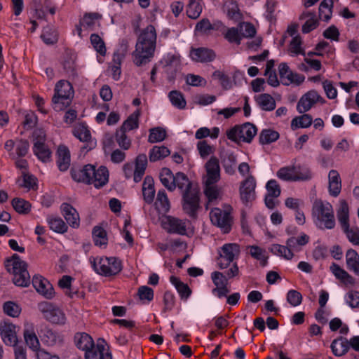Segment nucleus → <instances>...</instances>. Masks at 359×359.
<instances>
[{
	"instance_id": "1",
	"label": "nucleus",
	"mask_w": 359,
	"mask_h": 359,
	"mask_svg": "<svg viewBox=\"0 0 359 359\" xmlns=\"http://www.w3.org/2000/svg\"><path fill=\"white\" fill-rule=\"evenodd\" d=\"M156 29L153 25H149L140 34L133 53V62L137 66L150 61L156 48Z\"/></svg>"
},
{
	"instance_id": "2",
	"label": "nucleus",
	"mask_w": 359,
	"mask_h": 359,
	"mask_svg": "<svg viewBox=\"0 0 359 359\" xmlns=\"http://www.w3.org/2000/svg\"><path fill=\"white\" fill-rule=\"evenodd\" d=\"M7 271L13 275V282L17 286L27 287L30 283V276L27 271V264L19 255L14 254L7 260Z\"/></svg>"
},
{
	"instance_id": "3",
	"label": "nucleus",
	"mask_w": 359,
	"mask_h": 359,
	"mask_svg": "<svg viewBox=\"0 0 359 359\" xmlns=\"http://www.w3.org/2000/svg\"><path fill=\"white\" fill-rule=\"evenodd\" d=\"M73 97L74 90L70 82L65 80L58 81L52 99L53 109L57 111L64 110L70 105Z\"/></svg>"
},
{
	"instance_id": "4",
	"label": "nucleus",
	"mask_w": 359,
	"mask_h": 359,
	"mask_svg": "<svg viewBox=\"0 0 359 359\" xmlns=\"http://www.w3.org/2000/svg\"><path fill=\"white\" fill-rule=\"evenodd\" d=\"M312 214L317 219L323 224L324 227L332 229L335 226V219L332 206L329 203L316 200L313 203Z\"/></svg>"
},
{
	"instance_id": "5",
	"label": "nucleus",
	"mask_w": 359,
	"mask_h": 359,
	"mask_svg": "<svg viewBox=\"0 0 359 359\" xmlns=\"http://www.w3.org/2000/svg\"><path fill=\"white\" fill-rule=\"evenodd\" d=\"M90 260L94 270L102 276L116 275L122 269L121 262L116 257L100 258L98 262L95 258H90Z\"/></svg>"
},
{
	"instance_id": "6",
	"label": "nucleus",
	"mask_w": 359,
	"mask_h": 359,
	"mask_svg": "<svg viewBox=\"0 0 359 359\" xmlns=\"http://www.w3.org/2000/svg\"><path fill=\"white\" fill-rule=\"evenodd\" d=\"M256 126L250 123H245L241 126H236L226 132L227 137L235 142L241 141L250 142L257 134Z\"/></svg>"
},
{
	"instance_id": "7",
	"label": "nucleus",
	"mask_w": 359,
	"mask_h": 359,
	"mask_svg": "<svg viewBox=\"0 0 359 359\" xmlns=\"http://www.w3.org/2000/svg\"><path fill=\"white\" fill-rule=\"evenodd\" d=\"M182 208L184 211L191 217H196L200 208L199 191L197 187L182 193Z\"/></svg>"
},
{
	"instance_id": "8",
	"label": "nucleus",
	"mask_w": 359,
	"mask_h": 359,
	"mask_svg": "<svg viewBox=\"0 0 359 359\" xmlns=\"http://www.w3.org/2000/svg\"><path fill=\"white\" fill-rule=\"evenodd\" d=\"M34 154L43 162L50 161L51 152L45 144L46 135L43 130H36L34 132Z\"/></svg>"
},
{
	"instance_id": "9",
	"label": "nucleus",
	"mask_w": 359,
	"mask_h": 359,
	"mask_svg": "<svg viewBox=\"0 0 359 359\" xmlns=\"http://www.w3.org/2000/svg\"><path fill=\"white\" fill-rule=\"evenodd\" d=\"M38 307L43 317L52 323L64 324L65 323L66 318L64 313L51 303L43 302L39 304Z\"/></svg>"
},
{
	"instance_id": "10",
	"label": "nucleus",
	"mask_w": 359,
	"mask_h": 359,
	"mask_svg": "<svg viewBox=\"0 0 359 359\" xmlns=\"http://www.w3.org/2000/svg\"><path fill=\"white\" fill-rule=\"evenodd\" d=\"M324 103L325 100L318 93L312 90L305 93L298 101L297 110L299 114H303L311 109L316 103Z\"/></svg>"
},
{
	"instance_id": "11",
	"label": "nucleus",
	"mask_w": 359,
	"mask_h": 359,
	"mask_svg": "<svg viewBox=\"0 0 359 359\" xmlns=\"http://www.w3.org/2000/svg\"><path fill=\"white\" fill-rule=\"evenodd\" d=\"M256 182L255 178L250 175L241 182L240 187V197L243 204L248 205L256 198L255 194Z\"/></svg>"
},
{
	"instance_id": "12",
	"label": "nucleus",
	"mask_w": 359,
	"mask_h": 359,
	"mask_svg": "<svg viewBox=\"0 0 359 359\" xmlns=\"http://www.w3.org/2000/svg\"><path fill=\"white\" fill-rule=\"evenodd\" d=\"M210 218L212 223L221 228L224 233H227L231 229L230 214L219 208H214L210 212Z\"/></svg>"
},
{
	"instance_id": "13",
	"label": "nucleus",
	"mask_w": 359,
	"mask_h": 359,
	"mask_svg": "<svg viewBox=\"0 0 359 359\" xmlns=\"http://www.w3.org/2000/svg\"><path fill=\"white\" fill-rule=\"evenodd\" d=\"M206 175L203 178V183L215 184L220 179V168L219 160L212 156L205 163Z\"/></svg>"
},
{
	"instance_id": "14",
	"label": "nucleus",
	"mask_w": 359,
	"mask_h": 359,
	"mask_svg": "<svg viewBox=\"0 0 359 359\" xmlns=\"http://www.w3.org/2000/svg\"><path fill=\"white\" fill-rule=\"evenodd\" d=\"M86 359H112L111 353L104 340H98L96 345L85 352Z\"/></svg>"
},
{
	"instance_id": "15",
	"label": "nucleus",
	"mask_w": 359,
	"mask_h": 359,
	"mask_svg": "<svg viewBox=\"0 0 359 359\" xmlns=\"http://www.w3.org/2000/svg\"><path fill=\"white\" fill-rule=\"evenodd\" d=\"M74 135L80 141L86 142L85 145L81 148V151L91 150L95 146V142L91 140V135L87 126L79 124L76 126L73 130Z\"/></svg>"
},
{
	"instance_id": "16",
	"label": "nucleus",
	"mask_w": 359,
	"mask_h": 359,
	"mask_svg": "<svg viewBox=\"0 0 359 359\" xmlns=\"http://www.w3.org/2000/svg\"><path fill=\"white\" fill-rule=\"evenodd\" d=\"M94 172L95 166L91 164L86 165L82 168H72L71 169L73 180L86 184H89L90 180H92L90 176L95 173Z\"/></svg>"
},
{
	"instance_id": "17",
	"label": "nucleus",
	"mask_w": 359,
	"mask_h": 359,
	"mask_svg": "<svg viewBox=\"0 0 359 359\" xmlns=\"http://www.w3.org/2000/svg\"><path fill=\"white\" fill-rule=\"evenodd\" d=\"M32 285L36 290L47 299L54 296V289L51 284L42 276H34L32 278Z\"/></svg>"
},
{
	"instance_id": "18",
	"label": "nucleus",
	"mask_w": 359,
	"mask_h": 359,
	"mask_svg": "<svg viewBox=\"0 0 359 359\" xmlns=\"http://www.w3.org/2000/svg\"><path fill=\"white\" fill-rule=\"evenodd\" d=\"M189 56L196 62H209L212 61L215 57V53L207 48H192L190 50Z\"/></svg>"
},
{
	"instance_id": "19",
	"label": "nucleus",
	"mask_w": 359,
	"mask_h": 359,
	"mask_svg": "<svg viewBox=\"0 0 359 359\" xmlns=\"http://www.w3.org/2000/svg\"><path fill=\"white\" fill-rule=\"evenodd\" d=\"M164 222L165 229L169 233L185 235L187 231L186 220H182L178 218L168 216L165 218Z\"/></svg>"
},
{
	"instance_id": "20",
	"label": "nucleus",
	"mask_w": 359,
	"mask_h": 359,
	"mask_svg": "<svg viewBox=\"0 0 359 359\" xmlns=\"http://www.w3.org/2000/svg\"><path fill=\"white\" fill-rule=\"evenodd\" d=\"M61 210L62 215L70 226L73 228L79 227L80 224L79 215L74 208L70 204L65 203L61 205Z\"/></svg>"
},
{
	"instance_id": "21",
	"label": "nucleus",
	"mask_w": 359,
	"mask_h": 359,
	"mask_svg": "<svg viewBox=\"0 0 359 359\" xmlns=\"http://www.w3.org/2000/svg\"><path fill=\"white\" fill-rule=\"evenodd\" d=\"M95 173L90 177L92 180L89 184H92L96 188H100L104 186L109 180V172L106 167L100 166L98 169L95 168Z\"/></svg>"
},
{
	"instance_id": "22",
	"label": "nucleus",
	"mask_w": 359,
	"mask_h": 359,
	"mask_svg": "<svg viewBox=\"0 0 359 359\" xmlns=\"http://www.w3.org/2000/svg\"><path fill=\"white\" fill-rule=\"evenodd\" d=\"M220 159L225 172L230 175H233L237 163L236 156L232 152L223 151L220 155Z\"/></svg>"
},
{
	"instance_id": "23",
	"label": "nucleus",
	"mask_w": 359,
	"mask_h": 359,
	"mask_svg": "<svg viewBox=\"0 0 359 359\" xmlns=\"http://www.w3.org/2000/svg\"><path fill=\"white\" fill-rule=\"evenodd\" d=\"M1 337L6 344L16 346L18 338L15 332V327L12 324H5L0 328Z\"/></svg>"
},
{
	"instance_id": "24",
	"label": "nucleus",
	"mask_w": 359,
	"mask_h": 359,
	"mask_svg": "<svg viewBox=\"0 0 359 359\" xmlns=\"http://www.w3.org/2000/svg\"><path fill=\"white\" fill-rule=\"evenodd\" d=\"M57 164L60 171H66L70 165V152L68 148L60 145L57 151Z\"/></svg>"
},
{
	"instance_id": "25",
	"label": "nucleus",
	"mask_w": 359,
	"mask_h": 359,
	"mask_svg": "<svg viewBox=\"0 0 359 359\" xmlns=\"http://www.w3.org/2000/svg\"><path fill=\"white\" fill-rule=\"evenodd\" d=\"M142 195L146 203L153 202L155 196L154 181L150 176H147L142 184Z\"/></svg>"
},
{
	"instance_id": "26",
	"label": "nucleus",
	"mask_w": 359,
	"mask_h": 359,
	"mask_svg": "<svg viewBox=\"0 0 359 359\" xmlns=\"http://www.w3.org/2000/svg\"><path fill=\"white\" fill-rule=\"evenodd\" d=\"M337 217L342 230L347 229L349 225V210L348 203L344 200H341L339 203V208L337 211Z\"/></svg>"
},
{
	"instance_id": "27",
	"label": "nucleus",
	"mask_w": 359,
	"mask_h": 359,
	"mask_svg": "<svg viewBox=\"0 0 359 359\" xmlns=\"http://www.w3.org/2000/svg\"><path fill=\"white\" fill-rule=\"evenodd\" d=\"M278 71L280 78L287 79L289 83L295 82L297 83H300L304 79L303 76H300L297 74H293L285 63H281L279 65Z\"/></svg>"
},
{
	"instance_id": "28",
	"label": "nucleus",
	"mask_w": 359,
	"mask_h": 359,
	"mask_svg": "<svg viewBox=\"0 0 359 359\" xmlns=\"http://www.w3.org/2000/svg\"><path fill=\"white\" fill-rule=\"evenodd\" d=\"M330 269L334 276L345 285H354L355 279L338 264L333 263Z\"/></svg>"
},
{
	"instance_id": "29",
	"label": "nucleus",
	"mask_w": 359,
	"mask_h": 359,
	"mask_svg": "<svg viewBox=\"0 0 359 359\" xmlns=\"http://www.w3.org/2000/svg\"><path fill=\"white\" fill-rule=\"evenodd\" d=\"M147 165V158L145 154H140L135 161V169L134 170V181L140 182L144 174Z\"/></svg>"
},
{
	"instance_id": "30",
	"label": "nucleus",
	"mask_w": 359,
	"mask_h": 359,
	"mask_svg": "<svg viewBox=\"0 0 359 359\" xmlns=\"http://www.w3.org/2000/svg\"><path fill=\"white\" fill-rule=\"evenodd\" d=\"M349 341L344 337H339L334 339L331 344L332 353L336 356H341L344 355L349 349Z\"/></svg>"
},
{
	"instance_id": "31",
	"label": "nucleus",
	"mask_w": 359,
	"mask_h": 359,
	"mask_svg": "<svg viewBox=\"0 0 359 359\" xmlns=\"http://www.w3.org/2000/svg\"><path fill=\"white\" fill-rule=\"evenodd\" d=\"M74 341L77 348L85 352L95 345L92 337L86 333H77Z\"/></svg>"
},
{
	"instance_id": "32",
	"label": "nucleus",
	"mask_w": 359,
	"mask_h": 359,
	"mask_svg": "<svg viewBox=\"0 0 359 359\" xmlns=\"http://www.w3.org/2000/svg\"><path fill=\"white\" fill-rule=\"evenodd\" d=\"M155 206L160 213L165 214L169 211L170 208V201L163 189L158 191Z\"/></svg>"
},
{
	"instance_id": "33",
	"label": "nucleus",
	"mask_w": 359,
	"mask_h": 359,
	"mask_svg": "<svg viewBox=\"0 0 359 359\" xmlns=\"http://www.w3.org/2000/svg\"><path fill=\"white\" fill-rule=\"evenodd\" d=\"M347 268L359 276V255L353 249L348 250L346 253Z\"/></svg>"
},
{
	"instance_id": "34",
	"label": "nucleus",
	"mask_w": 359,
	"mask_h": 359,
	"mask_svg": "<svg viewBox=\"0 0 359 359\" xmlns=\"http://www.w3.org/2000/svg\"><path fill=\"white\" fill-rule=\"evenodd\" d=\"M102 18V15L98 13H86L81 19L83 27L92 31L95 26H100L99 20Z\"/></svg>"
},
{
	"instance_id": "35",
	"label": "nucleus",
	"mask_w": 359,
	"mask_h": 359,
	"mask_svg": "<svg viewBox=\"0 0 359 359\" xmlns=\"http://www.w3.org/2000/svg\"><path fill=\"white\" fill-rule=\"evenodd\" d=\"M222 253L220 254V256L228 259L229 261H233L238 257L241 252L240 246L236 243L224 244L222 248Z\"/></svg>"
},
{
	"instance_id": "36",
	"label": "nucleus",
	"mask_w": 359,
	"mask_h": 359,
	"mask_svg": "<svg viewBox=\"0 0 359 359\" xmlns=\"http://www.w3.org/2000/svg\"><path fill=\"white\" fill-rule=\"evenodd\" d=\"M256 102L262 109L272 111L276 108V102L273 97L267 93H263L256 97Z\"/></svg>"
},
{
	"instance_id": "37",
	"label": "nucleus",
	"mask_w": 359,
	"mask_h": 359,
	"mask_svg": "<svg viewBox=\"0 0 359 359\" xmlns=\"http://www.w3.org/2000/svg\"><path fill=\"white\" fill-rule=\"evenodd\" d=\"M159 177L161 183L168 190L170 191L175 190V175L169 168H163Z\"/></svg>"
},
{
	"instance_id": "38",
	"label": "nucleus",
	"mask_w": 359,
	"mask_h": 359,
	"mask_svg": "<svg viewBox=\"0 0 359 359\" xmlns=\"http://www.w3.org/2000/svg\"><path fill=\"white\" fill-rule=\"evenodd\" d=\"M175 189L178 187L181 190H189L196 187L194 185L193 183L189 181L187 176L181 172H178L175 175Z\"/></svg>"
},
{
	"instance_id": "39",
	"label": "nucleus",
	"mask_w": 359,
	"mask_h": 359,
	"mask_svg": "<svg viewBox=\"0 0 359 359\" xmlns=\"http://www.w3.org/2000/svg\"><path fill=\"white\" fill-rule=\"evenodd\" d=\"M313 122V118L311 115L305 114L299 116H296L291 121V128L294 130L297 128H309Z\"/></svg>"
},
{
	"instance_id": "40",
	"label": "nucleus",
	"mask_w": 359,
	"mask_h": 359,
	"mask_svg": "<svg viewBox=\"0 0 359 359\" xmlns=\"http://www.w3.org/2000/svg\"><path fill=\"white\" fill-rule=\"evenodd\" d=\"M170 283L175 287L182 299H187L191 294V290L187 284L182 283L178 278L171 276Z\"/></svg>"
},
{
	"instance_id": "41",
	"label": "nucleus",
	"mask_w": 359,
	"mask_h": 359,
	"mask_svg": "<svg viewBox=\"0 0 359 359\" xmlns=\"http://www.w3.org/2000/svg\"><path fill=\"white\" fill-rule=\"evenodd\" d=\"M48 223L50 229L57 233H63L67 231V225L59 217H50L48 218Z\"/></svg>"
},
{
	"instance_id": "42",
	"label": "nucleus",
	"mask_w": 359,
	"mask_h": 359,
	"mask_svg": "<svg viewBox=\"0 0 359 359\" xmlns=\"http://www.w3.org/2000/svg\"><path fill=\"white\" fill-rule=\"evenodd\" d=\"M140 116V111L137 110L130 114L128 118L123 122L119 129L127 132L138 128V118Z\"/></svg>"
},
{
	"instance_id": "43",
	"label": "nucleus",
	"mask_w": 359,
	"mask_h": 359,
	"mask_svg": "<svg viewBox=\"0 0 359 359\" xmlns=\"http://www.w3.org/2000/svg\"><path fill=\"white\" fill-rule=\"evenodd\" d=\"M170 154V150L164 146H154L149 152V161L151 162L157 161L163 158Z\"/></svg>"
},
{
	"instance_id": "44",
	"label": "nucleus",
	"mask_w": 359,
	"mask_h": 359,
	"mask_svg": "<svg viewBox=\"0 0 359 359\" xmlns=\"http://www.w3.org/2000/svg\"><path fill=\"white\" fill-rule=\"evenodd\" d=\"M309 18L302 26V32L304 33H309L312 30L315 29L318 25V21L315 18V15L312 13H304L301 15L300 18Z\"/></svg>"
},
{
	"instance_id": "45",
	"label": "nucleus",
	"mask_w": 359,
	"mask_h": 359,
	"mask_svg": "<svg viewBox=\"0 0 359 359\" xmlns=\"http://www.w3.org/2000/svg\"><path fill=\"white\" fill-rule=\"evenodd\" d=\"M279 138V133L271 129H264L259 134V142L262 144H269Z\"/></svg>"
},
{
	"instance_id": "46",
	"label": "nucleus",
	"mask_w": 359,
	"mask_h": 359,
	"mask_svg": "<svg viewBox=\"0 0 359 359\" xmlns=\"http://www.w3.org/2000/svg\"><path fill=\"white\" fill-rule=\"evenodd\" d=\"M93 241L95 245L105 246L107 244L106 231L100 226H95L93 230Z\"/></svg>"
},
{
	"instance_id": "47",
	"label": "nucleus",
	"mask_w": 359,
	"mask_h": 359,
	"mask_svg": "<svg viewBox=\"0 0 359 359\" xmlns=\"http://www.w3.org/2000/svg\"><path fill=\"white\" fill-rule=\"evenodd\" d=\"M24 338L26 344L33 351L39 349L40 343L35 332L32 330L26 329L24 331Z\"/></svg>"
},
{
	"instance_id": "48",
	"label": "nucleus",
	"mask_w": 359,
	"mask_h": 359,
	"mask_svg": "<svg viewBox=\"0 0 359 359\" xmlns=\"http://www.w3.org/2000/svg\"><path fill=\"white\" fill-rule=\"evenodd\" d=\"M115 140L118 146L123 150H128L131 147V140L126 135V132L118 129L115 134Z\"/></svg>"
},
{
	"instance_id": "49",
	"label": "nucleus",
	"mask_w": 359,
	"mask_h": 359,
	"mask_svg": "<svg viewBox=\"0 0 359 359\" xmlns=\"http://www.w3.org/2000/svg\"><path fill=\"white\" fill-rule=\"evenodd\" d=\"M296 168L294 166H287L279 169L276 175L278 178L284 181L295 182L297 178H295Z\"/></svg>"
},
{
	"instance_id": "50",
	"label": "nucleus",
	"mask_w": 359,
	"mask_h": 359,
	"mask_svg": "<svg viewBox=\"0 0 359 359\" xmlns=\"http://www.w3.org/2000/svg\"><path fill=\"white\" fill-rule=\"evenodd\" d=\"M168 97L175 107L178 109H184L186 107V100L182 93L178 90H172L168 94Z\"/></svg>"
},
{
	"instance_id": "51",
	"label": "nucleus",
	"mask_w": 359,
	"mask_h": 359,
	"mask_svg": "<svg viewBox=\"0 0 359 359\" xmlns=\"http://www.w3.org/2000/svg\"><path fill=\"white\" fill-rule=\"evenodd\" d=\"M42 340L48 346H53L62 341V338L53 330L46 328L43 332Z\"/></svg>"
},
{
	"instance_id": "52",
	"label": "nucleus",
	"mask_w": 359,
	"mask_h": 359,
	"mask_svg": "<svg viewBox=\"0 0 359 359\" xmlns=\"http://www.w3.org/2000/svg\"><path fill=\"white\" fill-rule=\"evenodd\" d=\"M149 132L148 141L151 143L161 142L166 137L165 130L161 127L151 128Z\"/></svg>"
},
{
	"instance_id": "53",
	"label": "nucleus",
	"mask_w": 359,
	"mask_h": 359,
	"mask_svg": "<svg viewBox=\"0 0 359 359\" xmlns=\"http://www.w3.org/2000/svg\"><path fill=\"white\" fill-rule=\"evenodd\" d=\"M271 252L276 255H280L286 259H291L293 257V253L288 246H283L278 244H274L271 248Z\"/></svg>"
},
{
	"instance_id": "54",
	"label": "nucleus",
	"mask_w": 359,
	"mask_h": 359,
	"mask_svg": "<svg viewBox=\"0 0 359 359\" xmlns=\"http://www.w3.org/2000/svg\"><path fill=\"white\" fill-rule=\"evenodd\" d=\"M12 206L16 212L20 214L28 213L31 208V205L28 201L18 198H15L13 199Z\"/></svg>"
},
{
	"instance_id": "55",
	"label": "nucleus",
	"mask_w": 359,
	"mask_h": 359,
	"mask_svg": "<svg viewBox=\"0 0 359 359\" xmlns=\"http://www.w3.org/2000/svg\"><path fill=\"white\" fill-rule=\"evenodd\" d=\"M224 8L226 11L227 16L230 19L236 21L241 19L242 15L236 1H229L228 4H224Z\"/></svg>"
},
{
	"instance_id": "56",
	"label": "nucleus",
	"mask_w": 359,
	"mask_h": 359,
	"mask_svg": "<svg viewBox=\"0 0 359 359\" xmlns=\"http://www.w3.org/2000/svg\"><path fill=\"white\" fill-rule=\"evenodd\" d=\"M309 236L306 234H302L299 237H291L286 241V245L292 250H297L298 246L306 245L309 242Z\"/></svg>"
},
{
	"instance_id": "57",
	"label": "nucleus",
	"mask_w": 359,
	"mask_h": 359,
	"mask_svg": "<svg viewBox=\"0 0 359 359\" xmlns=\"http://www.w3.org/2000/svg\"><path fill=\"white\" fill-rule=\"evenodd\" d=\"M333 1H322L319 6V18L324 21H328L332 15Z\"/></svg>"
},
{
	"instance_id": "58",
	"label": "nucleus",
	"mask_w": 359,
	"mask_h": 359,
	"mask_svg": "<svg viewBox=\"0 0 359 359\" xmlns=\"http://www.w3.org/2000/svg\"><path fill=\"white\" fill-rule=\"evenodd\" d=\"M248 248L250 249L249 253L253 258L260 261L262 266L266 264L267 257L265 255L264 250L257 245H251Z\"/></svg>"
},
{
	"instance_id": "59",
	"label": "nucleus",
	"mask_w": 359,
	"mask_h": 359,
	"mask_svg": "<svg viewBox=\"0 0 359 359\" xmlns=\"http://www.w3.org/2000/svg\"><path fill=\"white\" fill-rule=\"evenodd\" d=\"M202 9L200 1H189L187 8V15L190 18L196 19L200 16Z\"/></svg>"
},
{
	"instance_id": "60",
	"label": "nucleus",
	"mask_w": 359,
	"mask_h": 359,
	"mask_svg": "<svg viewBox=\"0 0 359 359\" xmlns=\"http://www.w3.org/2000/svg\"><path fill=\"white\" fill-rule=\"evenodd\" d=\"M3 309L5 313L13 318L18 317L21 312L20 307L15 302L10 301L4 304Z\"/></svg>"
},
{
	"instance_id": "61",
	"label": "nucleus",
	"mask_w": 359,
	"mask_h": 359,
	"mask_svg": "<svg viewBox=\"0 0 359 359\" xmlns=\"http://www.w3.org/2000/svg\"><path fill=\"white\" fill-rule=\"evenodd\" d=\"M90 41L93 48L97 53H99L101 55H104L106 54V47L104 42L98 34H91Z\"/></svg>"
},
{
	"instance_id": "62",
	"label": "nucleus",
	"mask_w": 359,
	"mask_h": 359,
	"mask_svg": "<svg viewBox=\"0 0 359 359\" xmlns=\"http://www.w3.org/2000/svg\"><path fill=\"white\" fill-rule=\"evenodd\" d=\"M348 241L354 245H359V229L348 227L343 230Z\"/></svg>"
},
{
	"instance_id": "63",
	"label": "nucleus",
	"mask_w": 359,
	"mask_h": 359,
	"mask_svg": "<svg viewBox=\"0 0 359 359\" xmlns=\"http://www.w3.org/2000/svg\"><path fill=\"white\" fill-rule=\"evenodd\" d=\"M287 301L292 306H297L302 303V296L298 291L291 290L287 294Z\"/></svg>"
},
{
	"instance_id": "64",
	"label": "nucleus",
	"mask_w": 359,
	"mask_h": 359,
	"mask_svg": "<svg viewBox=\"0 0 359 359\" xmlns=\"http://www.w3.org/2000/svg\"><path fill=\"white\" fill-rule=\"evenodd\" d=\"M240 33L241 37H253L256 34V29L252 24L243 22L240 25Z\"/></svg>"
}]
</instances>
